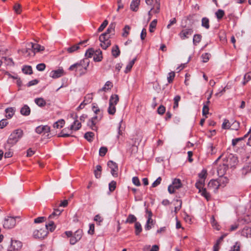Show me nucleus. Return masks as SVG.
<instances>
[{
	"mask_svg": "<svg viewBox=\"0 0 251 251\" xmlns=\"http://www.w3.org/2000/svg\"><path fill=\"white\" fill-rule=\"evenodd\" d=\"M23 131L21 129L14 130L9 135L6 143L4 145L5 150H9L22 137Z\"/></svg>",
	"mask_w": 251,
	"mask_h": 251,
	"instance_id": "1",
	"label": "nucleus"
},
{
	"mask_svg": "<svg viewBox=\"0 0 251 251\" xmlns=\"http://www.w3.org/2000/svg\"><path fill=\"white\" fill-rule=\"evenodd\" d=\"M90 61L88 58H84L79 62L72 65L68 69L70 71L78 73L80 75L86 74Z\"/></svg>",
	"mask_w": 251,
	"mask_h": 251,
	"instance_id": "2",
	"label": "nucleus"
},
{
	"mask_svg": "<svg viewBox=\"0 0 251 251\" xmlns=\"http://www.w3.org/2000/svg\"><path fill=\"white\" fill-rule=\"evenodd\" d=\"M81 127V124L79 122L78 120H75L73 124L70 126V127L65 128L62 130L60 133L58 135V137H67L71 136L70 134H68L69 131L74 130L75 131L78 130Z\"/></svg>",
	"mask_w": 251,
	"mask_h": 251,
	"instance_id": "3",
	"label": "nucleus"
},
{
	"mask_svg": "<svg viewBox=\"0 0 251 251\" xmlns=\"http://www.w3.org/2000/svg\"><path fill=\"white\" fill-rule=\"evenodd\" d=\"M223 162L228 168L235 167L238 162L237 157L232 153L225 154V157L223 159Z\"/></svg>",
	"mask_w": 251,
	"mask_h": 251,
	"instance_id": "4",
	"label": "nucleus"
},
{
	"mask_svg": "<svg viewBox=\"0 0 251 251\" xmlns=\"http://www.w3.org/2000/svg\"><path fill=\"white\" fill-rule=\"evenodd\" d=\"M146 4L150 5L151 10H153L154 13H158L160 11V0H145Z\"/></svg>",
	"mask_w": 251,
	"mask_h": 251,
	"instance_id": "5",
	"label": "nucleus"
},
{
	"mask_svg": "<svg viewBox=\"0 0 251 251\" xmlns=\"http://www.w3.org/2000/svg\"><path fill=\"white\" fill-rule=\"evenodd\" d=\"M16 224V221L15 218L12 217H8L5 218L3 223V227L5 228H12Z\"/></svg>",
	"mask_w": 251,
	"mask_h": 251,
	"instance_id": "6",
	"label": "nucleus"
},
{
	"mask_svg": "<svg viewBox=\"0 0 251 251\" xmlns=\"http://www.w3.org/2000/svg\"><path fill=\"white\" fill-rule=\"evenodd\" d=\"M22 247L21 242L18 240H11L10 246L8 248V251H19Z\"/></svg>",
	"mask_w": 251,
	"mask_h": 251,
	"instance_id": "7",
	"label": "nucleus"
},
{
	"mask_svg": "<svg viewBox=\"0 0 251 251\" xmlns=\"http://www.w3.org/2000/svg\"><path fill=\"white\" fill-rule=\"evenodd\" d=\"M193 33L192 28H186L183 29L179 34V35L182 40L188 38Z\"/></svg>",
	"mask_w": 251,
	"mask_h": 251,
	"instance_id": "8",
	"label": "nucleus"
},
{
	"mask_svg": "<svg viewBox=\"0 0 251 251\" xmlns=\"http://www.w3.org/2000/svg\"><path fill=\"white\" fill-rule=\"evenodd\" d=\"M48 232L44 229H37L33 232V236L35 238H44L47 235Z\"/></svg>",
	"mask_w": 251,
	"mask_h": 251,
	"instance_id": "9",
	"label": "nucleus"
},
{
	"mask_svg": "<svg viewBox=\"0 0 251 251\" xmlns=\"http://www.w3.org/2000/svg\"><path fill=\"white\" fill-rule=\"evenodd\" d=\"M28 47H31V51L33 52V55L35 52L43 51L45 50V48L38 44H34L33 43H29L28 45Z\"/></svg>",
	"mask_w": 251,
	"mask_h": 251,
	"instance_id": "10",
	"label": "nucleus"
},
{
	"mask_svg": "<svg viewBox=\"0 0 251 251\" xmlns=\"http://www.w3.org/2000/svg\"><path fill=\"white\" fill-rule=\"evenodd\" d=\"M221 186L217 179L211 180L208 183V187L216 193L219 187Z\"/></svg>",
	"mask_w": 251,
	"mask_h": 251,
	"instance_id": "11",
	"label": "nucleus"
},
{
	"mask_svg": "<svg viewBox=\"0 0 251 251\" xmlns=\"http://www.w3.org/2000/svg\"><path fill=\"white\" fill-rule=\"evenodd\" d=\"M98 117L97 116H94L90 119L87 123V126H89L92 130L94 131H97V127L96 126V121Z\"/></svg>",
	"mask_w": 251,
	"mask_h": 251,
	"instance_id": "12",
	"label": "nucleus"
},
{
	"mask_svg": "<svg viewBox=\"0 0 251 251\" xmlns=\"http://www.w3.org/2000/svg\"><path fill=\"white\" fill-rule=\"evenodd\" d=\"M86 41H84L83 42H80L78 44H75L73 45L72 46L69 47L66 49L67 52L69 53H72L75 51H76L78 49H79V45H82V44L85 43Z\"/></svg>",
	"mask_w": 251,
	"mask_h": 251,
	"instance_id": "13",
	"label": "nucleus"
},
{
	"mask_svg": "<svg viewBox=\"0 0 251 251\" xmlns=\"http://www.w3.org/2000/svg\"><path fill=\"white\" fill-rule=\"evenodd\" d=\"M108 168L110 169L111 173H115L118 171V167L117 164L113 161H109L107 162Z\"/></svg>",
	"mask_w": 251,
	"mask_h": 251,
	"instance_id": "14",
	"label": "nucleus"
},
{
	"mask_svg": "<svg viewBox=\"0 0 251 251\" xmlns=\"http://www.w3.org/2000/svg\"><path fill=\"white\" fill-rule=\"evenodd\" d=\"M225 174L220 176L217 179L221 186L224 187L225 185L228 182V179L226 176H225Z\"/></svg>",
	"mask_w": 251,
	"mask_h": 251,
	"instance_id": "15",
	"label": "nucleus"
},
{
	"mask_svg": "<svg viewBox=\"0 0 251 251\" xmlns=\"http://www.w3.org/2000/svg\"><path fill=\"white\" fill-rule=\"evenodd\" d=\"M63 75V70L62 69H58L57 70L52 71L50 73V76L53 78H58Z\"/></svg>",
	"mask_w": 251,
	"mask_h": 251,
	"instance_id": "16",
	"label": "nucleus"
},
{
	"mask_svg": "<svg viewBox=\"0 0 251 251\" xmlns=\"http://www.w3.org/2000/svg\"><path fill=\"white\" fill-rule=\"evenodd\" d=\"M16 111V109L15 107H8L5 109V117L7 119H11L13 116L14 115L15 112Z\"/></svg>",
	"mask_w": 251,
	"mask_h": 251,
	"instance_id": "17",
	"label": "nucleus"
},
{
	"mask_svg": "<svg viewBox=\"0 0 251 251\" xmlns=\"http://www.w3.org/2000/svg\"><path fill=\"white\" fill-rule=\"evenodd\" d=\"M20 113L23 116H28L30 113V109L27 105L25 104L21 108Z\"/></svg>",
	"mask_w": 251,
	"mask_h": 251,
	"instance_id": "18",
	"label": "nucleus"
},
{
	"mask_svg": "<svg viewBox=\"0 0 251 251\" xmlns=\"http://www.w3.org/2000/svg\"><path fill=\"white\" fill-rule=\"evenodd\" d=\"M241 235L247 238H251V227H245L241 231Z\"/></svg>",
	"mask_w": 251,
	"mask_h": 251,
	"instance_id": "19",
	"label": "nucleus"
},
{
	"mask_svg": "<svg viewBox=\"0 0 251 251\" xmlns=\"http://www.w3.org/2000/svg\"><path fill=\"white\" fill-rule=\"evenodd\" d=\"M226 234L222 235L216 241V243L213 246V251H219L220 244L222 242L223 239L226 236Z\"/></svg>",
	"mask_w": 251,
	"mask_h": 251,
	"instance_id": "20",
	"label": "nucleus"
},
{
	"mask_svg": "<svg viewBox=\"0 0 251 251\" xmlns=\"http://www.w3.org/2000/svg\"><path fill=\"white\" fill-rule=\"evenodd\" d=\"M175 189H179L182 187L181 181L179 178H175L171 184Z\"/></svg>",
	"mask_w": 251,
	"mask_h": 251,
	"instance_id": "21",
	"label": "nucleus"
},
{
	"mask_svg": "<svg viewBox=\"0 0 251 251\" xmlns=\"http://www.w3.org/2000/svg\"><path fill=\"white\" fill-rule=\"evenodd\" d=\"M102 58V52L100 50H96L94 54L93 59L96 62H100Z\"/></svg>",
	"mask_w": 251,
	"mask_h": 251,
	"instance_id": "22",
	"label": "nucleus"
},
{
	"mask_svg": "<svg viewBox=\"0 0 251 251\" xmlns=\"http://www.w3.org/2000/svg\"><path fill=\"white\" fill-rule=\"evenodd\" d=\"M140 1V0H132L130 4L131 9L134 11H137Z\"/></svg>",
	"mask_w": 251,
	"mask_h": 251,
	"instance_id": "23",
	"label": "nucleus"
},
{
	"mask_svg": "<svg viewBox=\"0 0 251 251\" xmlns=\"http://www.w3.org/2000/svg\"><path fill=\"white\" fill-rule=\"evenodd\" d=\"M119 100V97L117 95H112L109 99V104L116 105Z\"/></svg>",
	"mask_w": 251,
	"mask_h": 251,
	"instance_id": "24",
	"label": "nucleus"
},
{
	"mask_svg": "<svg viewBox=\"0 0 251 251\" xmlns=\"http://www.w3.org/2000/svg\"><path fill=\"white\" fill-rule=\"evenodd\" d=\"M35 103L40 107H43L46 105V102L42 98H36L34 100Z\"/></svg>",
	"mask_w": 251,
	"mask_h": 251,
	"instance_id": "25",
	"label": "nucleus"
},
{
	"mask_svg": "<svg viewBox=\"0 0 251 251\" xmlns=\"http://www.w3.org/2000/svg\"><path fill=\"white\" fill-rule=\"evenodd\" d=\"M112 55L116 58L120 55V50L118 45H115L112 49Z\"/></svg>",
	"mask_w": 251,
	"mask_h": 251,
	"instance_id": "26",
	"label": "nucleus"
},
{
	"mask_svg": "<svg viewBox=\"0 0 251 251\" xmlns=\"http://www.w3.org/2000/svg\"><path fill=\"white\" fill-rule=\"evenodd\" d=\"M228 167L224 162L222 165H220L217 167V173H226Z\"/></svg>",
	"mask_w": 251,
	"mask_h": 251,
	"instance_id": "27",
	"label": "nucleus"
},
{
	"mask_svg": "<svg viewBox=\"0 0 251 251\" xmlns=\"http://www.w3.org/2000/svg\"><path fill=\"white\" fill-rule=\"evenodd\" d=\"M137 221L136 217L133 214H129L128 215L125 223H129V224H132L133 223H136Z\"/></svg>",
	"mask_w": 251,
	"mask_h": 251,
	"instance_id": "28",
	"label": "nucleus"
},
{
	"mask_svg": "<svg viewBox=\"0 0 251 251\" xmlns=\"http://www.w3.org/2000/svg\"><path fill=\"white\" fill-rule=\"evenodd\" d=\"M123 122V120H121L120 122L119 123V125L118 126V135H117V138L119 139L120 136H122L123 134V131L125 129V128L122 127V123Z\"/></svg>",
	"mask_w": 251,
	"mask_h": 251,
	"instance_id": "29",
	"label": "nucleus"
},
{
	"mask_svg": "<svg viewBox=\"0 0 251 251\" xmlns=\"http://www.w3.org/2000/svg\"><path fill=\"white\" fill-rule=\"evenodd\" d=\"M116 25V24L115 22L111 23L109 25L108 28L106 30V31L104 33L107 35H108L109 33L114 32Z\"/></svg>",
	"mask_w": 251,
	"mask_h": 251,
	"instance_id": "30",
	"label": "nucleus"
},
{
	"mask_svg": "<svg viewBox=\"0 0 251 251\" xmlns=\"http://www.w3.org/2000/svg\"><path fill=\"white\" fill-rule=\"evenodd\" d=\"M201 26L206 29L209 28V20L206 17H204L201 20Z\"/></svg>",
	"mask_w": 251,
	"mask_h": 251,
	"instance_id": "31",
	"label": "nucleus"
},
{
	"mask_svg": "<svg viewBox=\"0 0 251 251\" xmlns=\"http://www.w3.org/2000/svg\"><path fill=\"white\" fill-rule=\"evenodd\" d=\"M55 228V226L53 221H50L48 224L46 225V230H49L50 231L52 232Z\"/></svg>",
	"mask_w": 251,
	"mask_h": 251,
	"instance_id": "32",
	"label": "nucleus"
},
{
	"mask_svg": "<svg viewBox=\"0 0 251 251\" xmlns=\"http://www.w3.org/2000/svg\"><path fill=\"white\" fill-rule=\"evenodd\" d=\"M135 233L136 235H138L141 232L142 230L141 225L138 222L135 223Z\"/></svg>",
	"mask_w": 251,
	"mask_h": 251,
	"instance_id": "33",
	"label": "nucleus"
},
{
	"mask_svg": "<svg viewBox=\"0 0 251 251\" xmlns=\"http://www.w3.org/2000/svg\"><path fill=\"white\" fill-rule=\"evenodd\" d=\"M112 86L113 85L112 82H111L109 81H108L105 83L104 86L102 88L100 89L99 90V92L106 91V90L110 89Z\"/></svg>",
	"mask_w": 251,
	"mask_h": 251,
	"instance_id": "34",
	"label": "nucleus"
},
{
	"mask_svg": "<svg viewBox=\"0 0 251 251\" xmlns=\"http://www.w3.org/2000/svg\"><path fill=\"white\" fill-rule=\"evenodd\" d=\"M94 133L92 132H87L84 134V138L89 142H91L94 137Z\"/></svg>",
	"mask_w": 251,
	"mask_h": 251,
	"instance_id": "35",
	"label": "nucleus"
},
{
	"mask_svg": "<svg viewBox=\"0 0 251 251\" xmlns=\"http://www.w3.org/2000/svg\"><path fill=\"white\" fill-rule=\"evenodd\" d=\"M65 124V121L64 120H59L53 124V127L56 128L62 127Z\"/></svg>",
	"mask_w": 251,
	"mask_h": 251,
	"instance_id": "36",
	"label": "nucleus"
},
{
	"mask_svg": "<svg viewBox=\"0 0 251 251\" xmlns=\"http://www.w3.org/2000/svg\"><path fill=\"white\" fill-rule=\"evenodd\" d=\"M135 60L136 58H134L128 63V64L126 65V70L125 71V73H127L131 70L135 63Z\"/></svg>",
	"mask_w": 251,
	"mask_h": 251,
	"instance_id": "37",
	"label": "nucleus"
},
{
	"mask_svg": "<svg viewBox=\"0 0 251 251\" xmlns=\"http://www.w3.org/2000/svg\"><path fill=\"white\" fill-rule=\"evenodd\" d=\"M22 71L23 73L25 74H29L30 75L32 73V70L31 66H25L23 69Z\"/></svg>",
	"mask_w": 251,
	"mask_h": 251,
	"instance_id": "38",
	"label": "nucleus"
},
{
	"mask_svg": "<svg viewBox=\"0 0 251 251\" xmlns=\"http://www.w3.org/2000/svg\"><path fill=\"white\" fill-rule=\"evenodd\" d=\"M211 223L213 228H215L217 230H219L220 229L219 225L218 224L213 216L211 218Z\"/></svg>",
	"mask_w": 251,
	"mask_h": 251,
	"instance_id": "39",
	"label": "nucleus"
},
{
	"mask_svg": "<svg viewBox=\"0 0 251 251\" xmlns=\"http://www.w3.org/2000/svg\"><path fill=\"white\" fill-rule=\"evenodd\" d=\"M130 29V27L128 25H126L123 29V32L122 33V36L124 37H127L129 34Z\"/></svg>",
	"mask_w": 251,
	"mask_h": 251,
	"instance_id": "40",
	"label": "nucleus"
},
{
	"mask_svg": "<svg viewBox=\"0 0 251 251\" xmlns=\"http://www.w3.org/2000/svg\"><path fill=\"white\" fill-rule=\"evenodd\" d=\"M110 41L109 40V39H108L105 41L101 42L100 44V46L103 49L106 50L110 45Z\"/></svg>",
	"mask_w": 251,
	"mask_h": 251,
	"instance_id": "41",
	"label": "nucleus"
},
{
	"mask_svg": "<svg viewBox=\"0 0 251 251\" xmlns=\"http://www.w3.org/2000/svg\"><path fill=\"white\" fill-rule=\"evenodd\" d=\"M201 39V36L200 34H195L193 37V43L195 45L199 43Z\"/></svg>",
	"mask_w": 251,
	"mask_h": 251,
	"instance_id": "42",
	"label": "nucleus"
},
{
	"mask_svg": "<svg viewBox=\"0 0 251 251\" xmlns=\"http://www.w3.org/2000/svg\"><path fill=\"white\" fill-rule=\"evenodd\" d=\"M157 24V20L155 19L153 20L150 24L149 30L151 32L154 31V29L156 27Z\"/></svg>",
	"mask_w": 251,
	"mask_h": 251,
	"instance_id": "43",
	"label": "nucleus"
},
{
	"mask_svg": "<svg viewBox=\"0 0 251 251\" xmlns=\"http://www.w3.org/2000/svg\"><path fill=\"white\" fill-rule=\"evenodd\" d=\"M31 47H28V48H26L25 49H23L21 50L22 53L24 54L25 55H26L27 56L31 55V53H33V52L31 51V50L30 49Z\"/></svg>",
	"mask_w": 251,
	"mask_h": 251,
	"instance_id": "44",
	"label": "nucleus"
},
{
	"mask_svg": "<svg viewBox=\"0 0 251 251\" xmlns=\"http://www.w3.org/2000/svg\"><path fill=\"white\" fill-rule=\"evenodd\" d=\"M82 230L81 229H78L75 232L74 236L75 237V238H76V239H77L78 240H80L82 237Z\"/></svg>",
	"mask_w": 251,
	"mask_h": 251,
	"instance_id": "45",
	"label": "nucleus"
},
{
	"mask_svg": "<svg viewBox=\"0 0 251 251\" xmlns=\"http://www.w3.org/2000/svg\"><path fill=\"white\" fill-rule=\"evenodd\" d=\"M116 105L109 104L108 108V112L110 115H114L116 112Z\"/></svg>",
	"mask_w": 251,
	"mask_h": 251,
	"instance_id": "46",
	"label": "nucleus"
},
{
	"mask_svg": "<svg viewBox=\"0 0 251 251\" xmlns=\"http://www.w3.org/2000/svg\"><path fill=\"white\" fill-rule=\"evenodd\" d=\"M239 123L235 121L232 123V124H230V128L232 130H237L239 127Z\"/></svg>",
	"mask_w": 251,
	"mask_h": 251,
	"instance_id": "47",
	"label": "nucleus"
},
{
	"mask_svg": "<svg viewBox=\"0 0 251 251\" xmlns=\"http://www.w3.org/2000/svg\"><path fill=\"white\" fill-rule=\"evenodd\" d=\"M95 53L94 50L92 49H89L85 52V56L87 58H91L93 55H94Z\"/></svg>",
	"mask_w": 251,
	"mask_h": 251,
	"instance_id": "48",
	"label": "nucleus"
},
{
	"mask_svg": "<svg viewBox=\"0 0 251 251\" xmlns=\"http://www.w3.org/2000/svg\"><path fill=\"white\" fill-rule=\"evenodd\" d=\"M176 202L175 205H177V206H176L175 207V211L177 212L181 207L182 201L181 200H176Z\"/></svg>",
	"mask_w": 251,
	"mask_h": 251,
	"instance_id": "49",
	"label": "nucleus"
},
{
	"mask_svg": "<svg viewBox=\"0 0 251 251\" xmlns=\"http://www.w3.org/2000/svg\"><path fill=\"white\" fill-rule=\"evenodd\" d=\"M211 56V54L209 53H205L201 55V58L202 59V62L206 63L207 62L209 59V57Z\"/></svg>",
	"mask_w": 251,
	"mask_h": 251,
	"instance_id": "50",
	"label": "nucleus"
},
{
	"mask_svg": "<svg viewBox=\"0 0 251 251\" xmlns=\"http://www.w3.org/2000/svg\"><path fill=\"white\" fill-rule=\"evenodd\" d=\"M217 19H221L223 18L225 14L224 11L222 9H219L215 13Z\"/></svg>",
	"mask_w": 251,
	"mask_h": 251,
	"instance_id": "51",
	"label": "nucleus"
},
{
	"mask_svg": "<svg viewBox=\"0 0 251 251\" xmlns=\"http://www.w3.org/2000/svg\"><path fill=\"white\" fill-rule=\"evenodd\" d=\"M110 38V36L108 35H107L106 33H103L101 34L100 37H99V40L101 43L106 40L109 39Z\"/></svg>",
	"mask_w": 251,
	"mask_h": 251,
	"instance_id": "52",
	"label": "nucleus"
},
{
	"mask_svg": "<svg viewBox=\"0 0 251 251\" xmlns=\"http://www.w3.org/2000/svg\"><path fill=\"white\" fill-rule=\"evenodd\" d=\"M107 152V149L106 147H102L100 149L99 155L100 156H104Z\"/></svg>",
	"mask_w": 251,
	"mask_h": 251,
	"instance_id": "53",
	"label": "nucleus"
},
{
	"mask_svg": "<svg viewBox=\"0 0 251 251\" xmlns=\"http://www.w3.org/2000/svg\"><path fill=\"white\" fill-rule=\"evenodd\" d=\"M175 76V73L174 72H171L169 73L168 76L167 77V80L169 83L172 82L174 77Z\"/></svg>",
	"mask_w": 251,
	"mask_h": 251,
	"instance_id": "54",
	"label": "nucleus"
},
{
	"mask_svg": "<svg viewBox=\"0 0 251 251\" xmlns=\"http://www.w3.org/2000/svg\"><path fill=\"white\" fill-rule=\"evenodd\" d=\"M180 100V96L179 95H177L174 98V108L175 109L178 107V102Z\"/></svg>",
	"mask_w": 251,
	"mask_h": 251,
	"instance_id": "55",
	"label": "nucleus"
},
{
	"mask_svg": "<svg viewBox=\"0 0 251 251\" xmlns=\"http://www.w3.org/2000/svg\"><path fill=\"white\" fill-rule=\"evenodd\" d=\"M108 24V21L106 20H104L103 22L101 24V25H100V26L99 27L98 31H102L104 29V28Z\"/></svg>",
	"mask_w": 251,
	"mask_h": 251,
	"instance_id": "56",
	"label": "nucleus"
},
{
	"mask_svg": "<svg viewBox=\"0 0 251 251\" xmlns=\"http://www.w3.org/2000/svg\"><path fill=\"white\" fill-rule=\"evenodd\" d=\"M201 195L203 196L205 199L209 201V200L210 199V195L209 193L207 192L205 189H204L201 191Z\"/></svg>",
	"mask_w": 251,
	"mask_h": 251,
	"instance_id": "57",
	"label": "nucleus"
},
{
	"mask_svg": "<svg viewBox=\"0 0 251 251\" xmlns=\"http://www.w3.org/2000/svg\"><path fill=\"white\" fill-rule=\"evenodd\" d=\"M240 243L237 242L230 251H240Z\"/></svg>",
	"mask_w": 251,
	"mask_h": 251,
	"instance_id": "58",
	"label": "nucleus"
},
{
	"mask_svg": "<svg viewBox=\"0 0 251 251\" xmlns=\"http://www.w3.org/2000/svg\"><path fill=\"white\" fill-rule=\"evenodd\" d=\"M230 122L227 120H225L222 124V128L224 129H228L230 128Z\"/></svg>",
	"mask_w": 251,
	"mask_h": 251,
	"instance_id": "59",
	"label": "nucleus"
},
{
	"mask_svg": "<svg viewBox=\"0 0 251 251\" xmlns=\"http://www.w3.org/2000/svg\"><path fill=\"white\" fill-rule=\"evenodd\" d=\"M116 182L114 181H112L109 184V190L110 192H113L116 188Z\"/></svg>",
	"mask_w": 251,
	"mask_h": 251,
	"instance_id": "60",
	"label": "nucleus"
},
{
	"mask_svg": "<svg viewBox=\"0 0 251 251\" xmlns=\"http://www.w3.org/2000/svg\"><path fill=\"white\" fill-rule=\"evenodd\" d=\"M138 151V146L136 145V143L132 146L129 149V151L131 154L135 153Z\"/></svg>",
	"mask_w": 251,
	"mask_h": 251,
	"instance_id": "61",
	"label": "nucleus"
},
{
	"mask_svg": "<svg viewBox=\"0 0 251 251\" xmlns=\"http://www.w3.org/2000/svg\"><path fill=\"white\" fill-rule=\"evenodd\" d=\"M14 10L15 12L17 14H20L21 11V5L20 4L17 3L14 6Z\"/></svg>",
	"mask_w": 251,
	"mask_h": 251,
	"instance_id": "62",
	"label": "nucleus"
},
{
	"mask_svg": "<svg viewBox=\"0 0 251 251\" xmlns=\"http://www.w3.org/2000/svg\"><path fill=\"white\" fill-rule=\"evenodd\" d=\"M46 65L44 63H40L36 66V69L39 71H43L45 70Z\"/></svg>",
	"mask_w": 251,
	"mask_h": 251,
	"instance_id": "63",
	"label": "nucleus"
},
{
	"mask_svg": "<svg viewBox=\"0 0 251 251\" xmlns=\"http://www.w3.org/2000/svg\"><path fill=\"white\" fill-rule=\"evenodd\" d=\"M244 79L246 80V81L243 82V84L245 85L247 82H248L249 80L251 79V72H249L244 75Z\"/></svg>",
	"mask_w": 251,
	"mask_h": 251,
	"instance_id": "64",
	"label": "nucleus"
}]
</instances>
